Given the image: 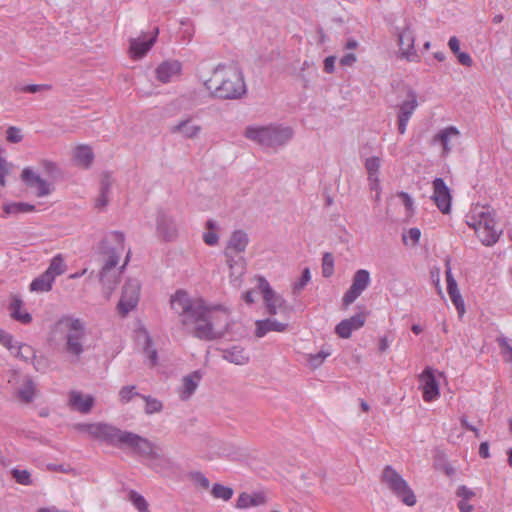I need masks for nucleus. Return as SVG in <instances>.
Segmentation results:
<instances>
[{
    "label": "nucleus",
    "instance_id": "obj_1",
    "mask_svg": "<svg viewBox=\"0 0 512 512\" xmlns=\"http://www.w3.org/2000/svg\"><path fill=\"white\" fill-rule=\"evenodd\" d=\"M172 310L184 327H193L194 337L213 341L228 335L234 323L230 320V313L220 306L207 307L202 299H192L182 289L177 290L170 299Z\"/></svg>",
    "mask_w": 512,
    "mask_h": 512
},
{
    "label": "nucleus",
    "instance_id": "obj_2",
    "mask_svg": "<svg viewBox=\"0 0 512 512\" xmlns=\"http://www.w3.org/2000/svg\"><path fill=\"white\" fill-rule=\"evenodd\" d=\"M76 427L101 442L119 448H129L139 457L169 463V459L164 458L160 449L153 442L139 434L121 430L107 423H80Z\"/></svg>",
    "mask_w": 512,
    "mask_h": 512
},
{
    "label": "nucleus",
    "instance_id": "obj_3",
    "mask_svg": "<svg viewBox=\"0 0 512 512\" xmlns=\"http://www.w3.org/2000/svg\"><path fill=\"white\" fill-rule=\"evenodd\" d=\"M204 85L214 97L224 100L240 99L247 92L243 74L236 66L219 64Z\"/></svg>",
    "mask_w": 512,
    "mask_h": 512
},
{
    "label": "nucleus",
    "instance_id": "obj_4",
    "mask_svg": "<svg viewBox=\"0 0 512 512\" xmlns=\"http://www.w3.org/2000/svg\"><path fill=\"white\" fill-rule=\"evenodd\" d=\"M244 136L263 147L277 148L290 141L293 137V130L278 124L251 125L246 127Z\"/></svg>",
    "mask_w": 512,
    "mask_h": 512
},
{
    "label": "nucleus",
    "instance_id": "obj_5",
    "mask_svg": "<svg viewBox=\"0 0 512 512\" xmlns=\"http://www.w3.org/2000/svg\"><path fill=\"white\" fill-rule=\"evenodd\" d=\"M56 327L65 333V352L79 359L85 351V322L80 318H76L71 315H64L57 321Z\"/></svg>",
    "mask_w": 512,
    "mask_h": 512
},
{
    "label": "nucleus",
    "instance_id": "obj_6",
    "mask_svg": "<svg viewBox=\"0 0 512 512\" xmlns=\"http://www.w3.org/2000/svg\"><path fill=\"white\" fill-rule=\"evenodd\" d=\"M382 480L388 488L407 506L416 504V496L403 477L390 465L382 473Z\"/></svg>",
    "mask_w": 512,
    "mask_h": 512
},
{
    "label": "nucleus",
    "instance_id": "obj_7",
    "mask_svg": "<svg viewBox=\"0 0 512 512\" xmlns=\"http://www.w3.org/2000/svg\"><path fill=\"white\" fill-rule=\"evenodd\" d=\"M257 281L258 289L262 293L267 312L270 315L280 313L286 319L289 318L293 308L287 304V301L281 295L274 292L265 277L259 276Z\"/></svg>",
    "mask_w": 512,
    "mask_h": 512
},
{
    "label": "nucleus",
    "instance_id": "obj_8",
    "mask_svg": "<svg viewBox=\"0 0 512 512\" xmlns=\"http://www.w3.org/2000/svg\"><path fill=\"white\" fill-rule=\"evenodd\" d=\"M141 285L137 279H128L123 288L122 295L117 304V310L122 317L136 308L140 297Z\"/></svg>",
    "mask_w": 512,
    "mask_h": 512
},
{
    "label": "nucleus",
    "instance_id": "obj_9",
    "mask_svg": "<svg viewBox=\"0 0 512 512\" xmlns=\"http://www.w3.org/2000/svg\"><path fill=\"white\" fill-rule=\"evenodd\" d=\"M156 234L165 242L174 241L178 237L175 218L163 209L158 210L156 215Z\"/></svg>",
    "mask_w": 512,
    "mask_h": 512
},
{
    "label": "nucleus",
    "instance_id": "obj_10",
    "mask_svg": "<svg viewBox=\"0 0 512 512\" xmlns=\"http://www.w3.org/2000/svg\"><path fill=\"white\" fill-rule=\"evenodd\" d=\"M370 273L366 269H359L355 272L352 285L345 292L342 303L344 307L351 305L370 284Z\"/></svg>",
    "mask_w": 512,
    "mask_h": 512
},
{
    "label": "nucleus",
    "instance_id": "obj_11",
    "mask_svg": "<svg viewBox=\"0 0 512 512\" xmlns=\"http://www.w3.org/2000/svg\"><path fill=\"white\" fill-rule=\"evenodd\" d=\"M418 107L417 93L409 89L407 92V99L398 105V131L400 134L406 132L408 122Z\"/></svg>",
    "mask_w": 512,
    "mask_h": 512
},
{
    "label": "nucleus",
    "instance_id": "obj_12",
    "mask_svg": "<svg viewBox=\"0 0 512 512\" xmlns=\"http://www.w3.org/2000/svg\"><path fill=\"white\" fill-rule=\"evenodd\" d=\"M22 182L35 192L37 197H45L51 193V184L35 173L32 168L25 167L21 173Z\"/></svg>",
    "mask_w": 512,
    "mask_h": 512
},
{
    "label": "nucleus",
    "instance_id": "obj_13",
    "mask_svg": "<svg viewBox=\"0 0 512 512\" xmlns=\"http://www.w3.org/2000/svg\"><path fill=\"white\" fill-rule=\"evenodd\" d=\"M108 254V259L105 261L101 272L99 274V280L104 287L110 290H114L117 282L118 276L115 275V272L111 274V272L115 269L116 265L119 262V255L116 253L114 249H109L106 251Z\"/></svg>",
    "mask_w": 512,
    "mask_h": 512
},
{
    "label": "nucleus",
    "instance_id": "obj_14",
    "mask_svg": "<svg viewBox=\"0 0 512 512\" xmlns=\"http://www.w3.org/2000/svg\"><path fill=\"white\" fill-rule=\"evenodd\" d=\"M432 184L433 195L431 196V199L443 214L449 213L452 199L449 187L440 177L435 178Z\"/></svg>",
    "mask_w": 512,
    "mask_h": 512
},
{
    "label": "nucleus",
    "instance_id": "obj_15",
    "mask_svg": "<svg viewBox=\"0 0 512 512\" xmlns=\"http://www.w3.org/2000/svg\"><path fill=\"white\" fill-rule=\"evenodd\" d=\"M414 42V32L412 31L410 24H407L398 33V45L400 49V56L410 62L415 61L418 58L414 48Z\"/></svg>",
    "mask_w": 512,
    "mask_h": 512
},
{
    "label": "nucleus",
    "instance_id": "obj_16",
    "mask_svg": "<svg viewBox=\"0 0 512 512\" xmlns=\"http://www.w3.org/2000/svg\"><path fill=\"white\" fill-rule=\"evenodd\" d=\"M423 399L426 402L436 400L439 395V385L435 377V371L431 367H426L419 376Z\"/></svg>",
    "mask_w": 512,
    "mask_h": 512
},
{
    "label": "nucleus",
    "instance_id": "obj_17",
    "mask_svg": "<svg viewBox=\"0 0 512 512\" xmlns=\"http://www.w3.org/2000/svg\"><path fill=\"white\" fill-rule=\"evenodd\" d=\"M182 64L178 60L162 62L155 70L156 78L162 83H168L174 76L180 75Z\"/></svg>",
    "mask_w": 512,
    "mask_h": 512
},
{
    "label": "nucleus",
    "instance_id": "obj_18",
    "mask_svg": "<svg viewBox=\"0 0 512 512\" xmlns=\"http://www.w3.org/2000/svg\"><path fill=\"white\" fill-rule=\"evenodd\" d=\"M202 131V127L194 124L190 117L180 120L170 128L172 134H180L184 139H195Z\"/></svg>",
    "mask_w": 512,
    "mask_h": 512
},
{
    "label": "nucleus",
    "instance_id": "obj_19",
    "mask_svg": "<svg viewBox=\"0 0 512 512\" xmlns=\"http://www.w3.org/2000/svg\"><path fill=\"white\" fill-rule=\"evenodd\" d=\"M222 358L235 365H246L250 361V356L245 348L240 345H233L229 348L219 349Z\"/></svg>",
    "mask_w": 512,
    "mask_h": 512
},
{
    "label": "nucleus",
    "instance_id": "obj_20",
    "mask_svg": "<svg viewBox=\"0 0 512 512\" xmlns=\"http://www.w3.org/2000/svg\"><path fill=\"white\" fill-rule=\"evenodd\" d=\"M159 29H154L153 35L149 39H131L130 40V52L133 58H142L156 42Z\"/></svg>",
    "mask_w": 512,
    "mask_h": 512
},
{
    "label": "nucleus",
    "instance_id": "obj_21",
    "mask_svg": "<svg viewBox=\"0 0 512 512\" xmlns=\"http://www.w3.org/2000/svg\"><path fill=\"white\" fill-rule=\"evenodd\" d=\"M255 336L258 338L264 337L268 332H284L288 328V323L279 322L276 319H263L256 321Z\"/></svg>",
    "mask_w": 512,
    "mask_h": 512
},
{
    "label": "nucleus",
    "instance_id": "obj_22",
    "mask_svg": "<svg viewBox=\"0 0 512 512\" xmlns=\"http://www.w3.org/2000/svg\"><path fill=\"white\" fill-rule=\"evenodd\" d=\"M248 244V234L244 230L238 229L232 232L228 240L226 250L240 254L246 250Z\"/></svg>",
    "mask_w": 512,
    "mask_h": 512
},
{
    "label": "nucleus",
    "instance_id": "obj_23",
    "mask_svg": "<svg viewBox=\"0 0 512 512\" xmlns=\"http://www.w3.org/2000/svg\"><path fill=\"white\" fill-rule=\"evenodd\" d=\"M22 306V299L18 296H13L8 306L10 316L12 319L20 322L21 324H29L32 322V315L26 310H22Z\"/></svg>",
    "mask_w": 512,
    "mask_h": 512
},
{
    "label": "nucleus",
    "instance_id": "obj_24",
    "mask_svg": "<svg viewBox=\"0 0 512 512\" xmlns=\"http://www.w3.org/2000/svg\"><path fill=\"white\" fill-rule=\"evenodd\" d=\"M468 225L474 228L478 238L485 246L494 245L499 240V237L502 234V230L498 231L495 228L486 229V227H478L476 226V223L470 222H468Z\"/></svg>",
    "mask_w": 512,
    "mask_h": 512
},
{
    "label": "nucleus",
    "instance_id": "obj_25",
    "mask_svg": "<svg viewBox=\"0 0 512 512\" xmlns=\"http://www.w3.org/2000/svg\"><path fill=\"white\" fill-rule=\"evenodd\" d=\"M94 404V398L91 395L83 396L81 392L72 391L70 394V405L81 413L90 412Z\"/></svg>",
    "mask_w": 512,
    "mask_h": 512
},
{
    "label": "nucleus",
    "instance_id": "obj_26",
    "mask_svg": "<svg viewBox=\"0 0 512 512\" xmlns=\"http://www.w3.org/2000/svg\"><path fill=\"white\" fill-rule=\"evenodd\" d=\"M267 502L266 497L262 493L248 494L243 492L239 495L236 501L238 509H246L249 507L264 505Z\"/></svg>",
    "mask_w": 512,
    "mask_h": 512
},
{
    "label": "nucleus",
    "instance_id": "obj_27",
    "mask_svg": "<svg viewBox=\"0 0 512 512\" xmlns=\"http://www.w3.org/2000/svg\"><path fill=\"white\" fill-rule=\"evenodd\" d=\"M201 379V373L199 371H194L192 374L187 375L183 378L181 399H188L197 389L198 383Z\"/></svg>",
    "mask_w": 512,
    "mask_h": 512
},
{
    "label": "nucleus",
    "instance_id": "obj_28",
    "mask_svg": "<svg viewBox=\"0 0 512 512\" xmlns=\"http://www.w3.org/2000/svg\"><path fill=\"white\" fill-rule=\"evenodd\" d=\"M36 209L35 205L26 202H11L3 205L4 214L2 217L9 215H19L34 212Z\"/></svg>",
    "mask_w": 512,
    "mask_h": 512
},
{
    "label": "nucleus",
    "instance_id": "obj_29",
    "mask_svg": "<svg viewBox=\"0 0 512 512\" xmlns=\"http://www.w3.org/2000/svg\"><path fill=\"white\" fill-rule=\"evenodd\" d=\"M54 281L53 276L45 271L31 282L30 290L35 292H48L52 289Z\"/></svg>",
    "mask_w": 512,
    "mask_h": 512
},
{
    "label": "nucleus",
    "instance_id": "obj_30",
    "mask_svg": "<svg viewBox=\"0 0 512 512\" xmlns=\"http://www.w3.org/2000/svg\"><path fill=\"white\" fill-rule=\"evenodd\" d=\"M459 131L454 126H449L442 129L438 134L435 135L434 141L440 142L443 147V153L447 154L451 151V147L449 145V139L452 136H457Z\"/></svg>",
    "mask_w": 512,
    "mask_h": 512
},
{
    "label": "nucleus",
    "instance_id": "obj_31",
    "mask_svg": "<svg viewBox=\"0 0 512 512\" xmlns=\"http://www.w3.org/2000/svg\"><path fill=\"white\" fill-rule=\"evenodd\" d=\"M75 159L83 167H90L94 159L91 147L88 145H79L75 150Z\"/></svg>",
    "mask_w": 512,
    "mask_h": 512
},
{
    "label": "nucleus",
    "instance_id": "obj_32",
    "mask_svg": "<svg viewBox=\"0 0 512 512\" xmlns=\"http://www.w3.org/2000/svg\"><path fill=\"white\" fill-rule=\"evenodd\" d=\"M66 268L67 266L65 264L62 254H57L51 259L50 264L46 269V272L52 275L53 279L55 280L57 276H60L65 273Z\"/></svg>",
    "mask_w": 512,
    "mask_h": 512
},
{
    "label": "nucleus",
    "instance_id": "obj_33",
    "mask_svg": "<svg viewBox=\"0 0 512 512\" xmlns=\"http://www.w3.org/2000/svg\"><path fill=\"white\" fill-rule=\"evenodd\" d=\"M35 395V385L31 378H26L24 385L17 392L18 398L24 403L33 401Z\"/></svg>",
    "mask_w": 512,
    "mask_h": 512
},
{
    "label": "nucleus",
    "instance_id": "obj_34",
    "mask_svg": "<svg viewBox=\"0 0 512 512\" xmlns=\"http://www.w3.org/2000/svg\"><path fill=\"white\" fill-rule=\"evenodd\" d=\"M207 232L203 234V241L209 246H215L219 242V236L216 232L217 224L214 220L210 219L206 222Z\"/></svg>",
    "mask_w": 512,
    "mask_h": 512
},
{
    "label": "nucleus",
    "instance_id": "obj_35",
    "mask_svg": "<svg viewBox=\"0 0 512 512\" xmlns=\"http://www.w3.org/2000/svg\"><path fill=\"white\" fill-rule=\"evenodd\" d=\"M12 353L15 357L25 362H28L35 357L34 349L30 345L24 343L17 344Z\"/></svg>",
    "mask_w": 512,
    "mask_h": 512
},
{
    "label": "nucleus",
    "instance_id": "obj_36",
    "mask_svg": "<svg viewBox=\"0 0 512 512\" xmlns=\"http://www.w3.org/2000/svg\"><path fill=\"white\" fill-rule=\"evenodd\" d=\"M476 226L478 227H486L495 228L496 220H495V212H490L488 209L485 211H481L478 214V220L475 221Z\"/></svg>",
    "mask_w": 512,
    "mask_h": 512
},
{
    "label": "nucleus",
    "instance_id": "obj_37",
    "mask_svg": "<svg viewBox=\"0 0 512 512\" xmlns=\"http://www.w3.org/2000/svg\"><path fill=\"white\" fill-rule=\"evenodd\" d=\"M211 494L214 498L228 501L232 498L234 491L231 487L215 483L212 487Z\"/></svg>",
    "mask_w": 512,
    "mask_h": 512
},
{
    "label": "nucleus",
    "instance_id": "obj_38",
    "mask_svg": "<svg viewBox=\"0 0 512 512\" xmlns=\"http://www.w3.org/2000/svg\"><path fill=\"white\" fill-rule=\"evenodd\" d=\"M144 353L147 355L150 360L151 366H156L158 363V353L157 350L153 346L152 339L148 332L145 331V343L143 347Z\"/></svg>",
    "mask_w": 512,
    "mask_h": 512
},
{
    "label": "nucleus",
    "instance_id": "obj_39",
    "mask_svg": "<svg viewBox=\"0 0 512 512\" xmlns=\"http://www.w3.org/2000/svg\"><path fill=\"white\" fill-rule=\"evenodd\" d=\"M129 500L139 512H150L148 502L138 492L131 490L129 492Z\"/></svg>",
    "mask_w": 512,
    "mask_h": 512
},
{
    "label": "nucleus",
    "instance_id": "obj_40",
    "mask_svg": "<svg viewBox=\"0 0 512 512\" xmlns=\"http://www.w3.org/2000/svg\"><path fill=\"white\" fill-rule=\"evenodd\" d=\"M334 273V256L330 252H325L322 257V275L329 278Z\"/></svg>",
    "mask_w": 512,
    "mask_h": 512
},
{
    "label": "nucleus",
    "instance_id": "obj_41",
    "mask_svg": "<svg viewBox=\"0 0 512 512\" xmlns=\"http://www.w3.org/2000/svg\"><path fill=\"white\" fill-rule=\"evenodd\" d=\"M367 316H368V312L365 311V309L363 308V310H361L360 312H358L355 315L351 316L350 318L344 319V320L348 322L349 326L354 331V330L360 329L361 327L364 326Z\"/></svg>",
    "mask_w": 512,
    "mask_h": 512
},
{
    "label": "nucleus",
    "instance_id": "obj_42",
    "mask_svg": "<svg viewBox=\"0 0 512 512\" xmlns=\"http://www.w3.org/2000/svg\"><path fill=\"white\" fill-rule=\"evenodd\" d=\"M141 398L145 401V413L153 414L158 413L162 410L163 405L160 400L151 396L142 395Z\"/></svg>",
    "mask_w": 512,
    "mask_h": 512
},
{
    "label": "nucleus",
    "instance_id": "obj_43",
    "mask_svg": "<svg viewBox=\"0 0 512 512\" xmlns=\"http://www.w3.org/2000/svg\"><path fill=\"white\" fill-rule=\"evenodd\" d=\"M11 474L15 481L21 485L32 484L31 474L28 470H19L14 468L11 470Z\"/></svg>",
    "mask_w": 512,
    "mask_h": 512
},
{
    "label": "nucleus",
    "instance_id": "obj_44",
    "mask_svg": "<svg viewBox=\"0 0 512 512\" xmlns=\"http://www.w3.org/2000/svg\"><path fill=\"white\" fill-rule=\"evenodd\" d=\"M225 256L227 258V264L231 270L230 277L235 276L238 278L244 273V266L241 264L238 265V262L234 260V258L230 255V251L225 250Z\"/></svg>",
    "mask_w": 512,
    "mask_h": 512
},
{
    "label": "nucleus",
    "instance_id": "obj_45",
    "mask_svg": "<svg viewBox=\"0 0 512 512\" xmlns=\"http://www.w3.org/2000/svg\"><path fill=\"white\" fill-rule=\"evenodd\" d=\"M497 343L501 349V354L504 356L505 361L512 363V346L509 344L506 337H498Z\"/></svg>",
    "mask_w": 512,
    "mask_h": 512
},
{
    "label": "nucleus",
    "instance_id": "obj_46",
    "mask_svg": "<svg viewBox=\"0 0 512 512\" xmlns=\"http://www.w3.org/2000/svg\"><path fill=\"white\" fill-rule=\"evenodd\" d=\"M134 385H128L121 388L119 391V397L122 403H128L135 396L141 397L142 394L135 391Z\"/></svg>",
    "mask_w": 512,
    "mask_h": 512
},
{
    "label": "nucleus",
    "instance_id": "obj_47",
    "mask_svg": "<svg viewBox=\"0 0 512 512\" xmlns=\"http://www.w3.org/2000/svg\"><path fill=\"white\" fill-rule=\"evenodd\" d=\"M12 168V163H9L3 156H0V185L2 187L6 185L5 178L10 174Z\"/></svg>",
    "mask_w": 512,
    "mask_h": 512
},
{
    "label": "nucleus",
    "instance_id": "obj_48",
    "mask_svg": "<svg viewBox=\"0 0 512 512\" xmlns=\"http://www.w3.org/2000/svg\"><path fill=\"white\" fill-rule=\"evenodd\" d=\"M311 275L309 268H305L302 272V275L298 281H296L293 285V293H299L310 281Z\"/></svg>",
    "mask_w": 512,
    "mask_h": 512
},
{
    "label": "nucleus",
    "instance_id": "obj_49",
    "mask_svg": "<svg viewBox=\"0 0 512 512\" xmlns=\"http://www.w3.org/2000/svg\"><path fill=\"white\" fill-rule=\"evenodd\" d=\"M381 160L377 156H373L366 159L365 168L368 172V175L378 174L380 168Z\"/></svg>",
    "mask_w": 512,
    "mask_h": 512
},
{
    "label": "nucleus",
    "instance_id": "obj_50",
    "mask_svg": "<svg viewBox=\"0 0 512 512\" xmlns=\"http://www.w3.org/2000/svg\"><path fill=\"white\" fill-rule=\"evenodd\" d=\"M449 296L451 301L455 305L458 314L462 316L465 313V304L459 290L454 291L453 293H449Z\"/></svg>",
    "mask_w": 512,
    "mask_h": 512
},
{
    "label": "nucleus",
    "instance_id": "obj_51",
    "mask_svg": "<svg viewBox=\"0 0 512 512\" xmlns=\"http://www.w3.org/2000/svg\"><path fill=\"white\" fill-rule=\"evenodd\" d=\"M352 328L349 326L348 322L342 320L339 324H337L335 328L336 334L343 339H348L352 334Z\"/></svg>",
    "mask_w": 512,
    "mask_h": 512
},
{
    "label": "nucleus",
    "instance_id": "obj_52",
    "mask_svg": "<svg viewBox=\"0 0 512 512\" xmlns=\"http://www.w3.org/2000/svg\"><path fill=\"white\" fill-rule=\"evenodd\" d=\"M23 138L21 130L15 126H10L6 131V139L11 143H19Z\"/></svg>",
    "mask_w": 512,
    "mask_h": 512
},
{
    "label": "nucleus",
    "instance_id": "obj_53",
    "mask_svg": "<svg viewBox=\"0 0 512 512\" xmlns=\"http://www.w3.org/2000/svg\"><path fill=\"white\" fill-rule=\"evenodd\" d=\"M51 89V85L48 84H29L21 88L22 92L25 93H38L42 91H48Z\"/></svg>",
    "mask_w": 512,
    "mask_h": 512
},
{
    "label": "nucleus",
    "instance_id": "obj_54",
    "mask_svg": "<svg viewBox=\"0 0 512 512\" xmlns=\"http://www.w3.org/2000/svg\"><path fill=\"white\" fill-rule=\"evenodd\" d=\"M329 356L328 352L320 351L316 354H311L309 357V363L312 367H319L324 360Z\"/></svg>",
    "mask_w": 512,
    "mask_h": 512
},
{
    "label": "nucleus",
    "instance_id": "obj_55",
    "mask_svg": "<svg viewBox=\"0 0 512 512\" xmlns=\"http://www.w3.org/2000/svg\"><path fill=\"white\" fill-rule=\"evenodd\" d=\"M191 479L203 489L209 488V479L202 472H192Z\"/></svg>",
    "mask_w": 512,
    "mask_h": 512
},
{
    "label": "nucleus",
    "instance_id": "obj_56",
    "mask_svg": "<svg viewBox=\"0 0 512 512\" xmlns=\"http://www.w3.org/2000/svg\"><path fill=\"white\" fill-rule=\"evenodd\" d=\"M475 495V492L468 488L466 485H461L456 490V496L461 498L460 500L469 501Z\"/></svg>",
    "mask_w": 512,
    "mask_h": 512
},
{
    "label": "nucleus",
    "instance_id": "obj_57",
    "mask_svg": "<svg viewBox=\"0 0 512 512\" xmlns=\"http://www.w3.org/2000/svg\"><path fill=\"white\" fill-rule=\"evenodd\" d=\"M112 186V175L110 172H104L101 177L100 190L110 192Z\"/></svg>",
    "mask_w": 512,
    "mask_h": 512
},
{
    "label": "nucleus",
    "instance_id": "obj_58",
    "mask_svg": "<svg viewBox=\"0 0 512 512\" xmlns=\"http://www.w3.org/2000/svg\"><path fill=\"white\" fill-rule=\"evenodd\" d=\"M109 193L110 192H104L100 190V194L95 202V207L98 209L105 208L109 203Z\"/></svg>",
    "mask_w": 512,
    "mask_h": 512
},
{
    "label": "nucleus",
    "instance_id": "obj_59",
    "mask_svg": "<svg viewBox=\"0 0 512 512\" xmlns=\"http://www.w3.org/2000/svg\"><path fill=\"white\" fill-rule=\"evenodd\" d=\"M0 343L11 352H13L16 347V345L13 344V336L6 332L0 338Z\"/></svg>",
    "mask_w": 512,
    "mask_h": 512
},
{
    "label": "nucleus",
    "instance_id": "obj_60",
    "mask_svg": "<svg viewBox=\"0 0 512 512\" xmlns=\"http://www.w3.org/2000/svg\"><path fill=\"white\" fill-rule=\"evenodd\" d=\"M460 64L466 67H471L473 65V60L471 56L466 52H460L456 55Z\"/></svg>",
    "mask_w": 512,
    "mask_h": 512
},
{
    "label": "nucleus",
    "instance_id": "obj_61",
    "mask_svg": "<svg viewBox=\"0 0 512 512\" xmlns=\"http://www.w3.org/2000/svg\"><path fill=\"white\" fill-rule=\"evenodd\" d=\"M357 61V57L354 53H347L340 58L341 66H352Z\"/></svg>",
    "mask_w": 512,
    "mask_h": 512
},
{
    "label": "nucleus",
    "instance_id": "obj_62",
    "mask_svg": "<svg viewBox=\"0 0 512 512\" xmlns=\"http://www.w3.org/2000/svg\"><path fill=\"white\" fill-rule=\"evenodd\" d=\"M335 56H328L324 60V71L328 74H331L335 71Z\"/></svg>",
    "mask_w": 512,
    "mask_h": 512
},
{
    "label": "nucleus",
    "instance_id": "obj_63",
    "mask_svg": "<svg viewBox=\"0 0 512 512\" xmlns=\"http://www.w3.org/2000/svg\"><path fill=\"white\" fill-rule=\"evenodd\" d=\"M448 46L451 49V51L456 56L458 53H460V42L457 37L452 36L448 41Z\"/></svg>",
    "mask_w": 512,
    "mask_h": 512
},
{
    "label": "nucleus",
    "instance_id": "obj_64",
    "mask_svg": "<svg viewBox=\"0 0 512 512\" xmlns=\"http://www.w3.org/2000/svg\"><path fill=\"white\" fill-rule=\"evenodd\" d=\"M458 509L460 512H473L474 507L473 505L469 504L466 500H460L457 504Z\"/></svg>",
    "mask_w": 512,
    "mask_h": 512
}]
</instances>
